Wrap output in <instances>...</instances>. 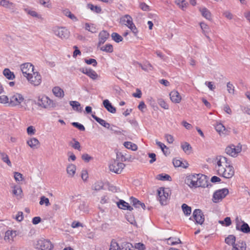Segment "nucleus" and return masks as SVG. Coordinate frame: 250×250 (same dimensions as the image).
<instances>
[{
    "mask_svg": "<svg viewBox=\"0 0 250 250\" xmlns=\"http://www.w3.org/2000/svg\"><path fill=\"white\" fill-rule=\"evenodd\" d=\"M225 167H221V168L217 169V174L225 178L229 179L231 178L234 174V169L230 163L228 165H225Z\"/></svg>",
    "mask_w": 250,
    "mask_h": 250,
    "instance_id": "1",
    "label": "nucleus"
},
{
    "mask_svg": "<svg viewBox=\"0 0 250 250\" xmlns=\"http://www.w3.org/2000/svg\"><path fill=\"white\" fill-rule=\"evenodd\" d=\"M121 22L126 25L132 32L134 36L137 37L138 30L132 21V18L128 15H125L121 19Z\"/></svg>",
    "mask_w": 250,
    "mask_h": 250,
    "instance_id": "2",
    "label": "nucleus"
},
{
    "mask_svg": "<svg viewBox=\"0 0 250 250\" xmlns=\"http://www.w3.org/2000/svg\"><path fill=\"white\" fill-rule=\"evenodd\" d=\"M35 104L39 106L47 108L49 107H54L55 104L53 101L48 98L47 96L39 97L37 102Z\"/></svg>",
    "mask_w": 250,
    "mask_h": 250,
    "instance_id": "3",
    "label": "nucleus"
},
{
    "mask_svg": "<svg viewBox=\"0 0 250 250\" xmlns=\"http://www.w3.org/2000/svg\"><path fill=\"white\" fill-rule=\"evenodd\" d=\"M229 190L227 188H224L216 190L213 194L212 200L214 203H218L220 200H222L228 194Z\"/></svg>",
    "mask_w": 250,
    "mask_h": 250,
    "instance_id": "4",
    "label": "nucleus"
},
{
    "mask_svg": "<svg viewBox=\"0 0 250 250\" xmlns=\"http://www.w3.org/2000/svg\"><path fill=\"white\" fill-rule=\"evenodd\" d=\"M125 167V164L117 160H114L109 166L110 170L117 174L121 173Z\"/></svg>",
    "mask_w": 250,
    "mask_h": 250,
    "instance_id": "5",
    "label": "nucleus"
},
{
    "mask_svg": "<svg viewBox=\"0 0 250 250\" xmlns=\"http://www.w3.org/2000/svg\"><path fill=\"white\" fill-rule=\"evenodd\" d=\"M37 246L41 250H51L53 248V245L49 240L43 239H40L37 241Z\"/></svg>",
    "mask_w": 250,
    "mask_h": 250,
    "instance_id": "6",
    "label": "nucleus"
},
{
    "mask_svg": "<svg viewBox=\"0 0 250 250\" xmlns=\"http://www.w3.org/2000/svg\"><path fill=\"white\" fill-rule=\"evenodd\" d=\"M54 34L62 39H66L69 37V32L65 27H55L54 30Z\"/></svg>",
    "mask_w": 250,
    "mask_h": 250,
    "instance_id": "7",
    "label": "nucleus"
},
{
    "mask_svg": "<svg viewBox=\"0 0 250 250\" xmlns=\"http://www.w3.org/2000/svg\"><path fill=\"white\" fill-rule=\"evenodd\" d=\"M24 100L22 95L19 93H15L10 97L9 105L12 106H15L19 105Z\"/></svg>",
    "mask_w": 250,
    "mask_h": 250,
    "instance_id": "8",
    "label": "nucleus"
},
{
    "mask_svg": "<svg viewBox=\"0 0 250 250\" xmlns=\"http://www.w3.org/2000/svg\"><path fill=\"white\" fill-rule=\"evenodd\" d=\"M192 217L196 224L202 225L205 221L204 214L200 209H195L192 214Z\"/></svg>",
    "mask_w": 250,
    "mask_h": 250,
    "instance_id": "9",
    "label": "nucleus"
},
{
    "mask_svg": "<svg viewBox=\"0 0 250 250\" xmlns=\"http://www.w3.org/2000/svg\"><path fill=\"white\" fill-rule=\"evenodd\" d=\"M208 178L207 176L199 174L198 181L197 182V184H198L197 185V187H202V188H209L212 187V184L208 183Z\"/></svg>",
    "mask_w": 250,
    "mask_h": 250,
    "instance_id": "10",
    "label": "nucleus"
},
{
    "mask_svg": "<svg viewBox=\"0 0 250 250\" xmlns=\"http://www.w3.org/2000/svg\"><path fill=\"white\" fill-rule=\"evenodd\" d=\"M199 174H194L187 176L185 183L190 187L197 188V182L198 181Z\"/></svg>",
    "mask_w": 250,
    "mask_h": 250,
    "instance_id": "11",
    "label": "nucleus"
},
{
    "mask_svg": "<svg viewBox=\"0 0 250 250\" xmlns=\"http://www.w3.org/2000/svg\"><path fill=\"white\" fill-rule=\"evenodd\" d=\"M26 78L30 83L35 86L39 85L42 82L41 76L37 72H33V76L31 74L30 76L26 77Z\"/></svg>",
    "mask_w": 250,
    "mask_h": 250,
    "instance_id": "12",
    "label": "nucleus"
},
{
    "mask_svg": "<svg viewBox=\"0 0 250 250\" xmlns=\"http://www.w3.org/2000/svg\"><path fill=\"white\" fill-rule=\"evenodd\" d=\"M168 189H165L164 188H160L158 190V195L159 198V201L162 205L166 204V200L167 199L169 194Z\"/></svg>",
    "mask_w": 250,
    "mask_h": 250,
    "instance_id": "13",
    "label": "nucleus"
},
{
    "mask_svg": "<svg viewBox=\"0 0 250 250\" xmlns=\"http://www.w3.org/2000/svg\"><path fill=\"white\" fill-rule=\"evenodd\" d=\"M34 65L30 63H25L21 65V70L24 77L30 76L33 72Z\"/></svg>",
    "mask_w": 250,
    "mask_h": 250,
    "instance_id": "14",
    "label": "nucleus"
},
{
    "mask_svg": "<svg viewBox=\"0 0 250 250\" xmlns=\"http://www.w3.org/2000/svg\"><path fill=\"white\" fill-rule=\"evenodd\" d=\"M241 150V148L237 147L236 148L234 145L228 146L226 147L225 151L227 154L232 157H235Z\"/></svg>",
    "mask_w": 250,
    "mask_h": 250,
    "instance_id": "15",
    "label": "nucleus"
},
{
    "mask_svg": "<svg viewBox=\"0 0 250 250\" xmlns=\"http://www.w3.org/2000/svg\"><path fill=\"white\" fill-rule=\"evenodd\" d=\"M80 71L83 73L86 74L92 80H96L98 77V75L97 73L92 69L82 68L80 69Z\"/></svg>",
    "mask_w": 250,
    "mask_h": 250,
    "instance_id": "16",
    "label": "nucleus"
},
{
    "mask_svg": "<svg viewBox=\"0 0 250 250\" xmlns=\"http://www.w3.org/2000/svg\"><path fill=\"white\" fill-rule=\"evenodd\" d=\"M109 37V34L105 30L102 31L99 35L98 47L104 44Z\"/></svg>",
    "mask_w": 250,
    "mask_h": 250,
    "instance_id": "17",
    "label": "nucleus"
},
{
    "mask_svg": "<svg viewBox=\"0 0 250 250\" xmlns=\"http://www.w3.org/2000/svg\"><path fill=\"white\" fill-rule=\"evenodd\" d=\"M215 161H216L218 169L221 168V167H224L222 165L223 164L225 163L226 165H228L230 162L226 157L221 155L217 156L215 158Z\"/></svg>",
    "mask_w": 250,
    "mask_h": 250,
    "instance_id": "18",
    "label": "nucleus"
},
{
    "mask_svg": "<svg viewBox=\"0 0 250 250\" xmlns=\"http://www.w3.org/2000/svg\"><path fill=\"white\" fill-rule=\"evenodd\" d=\"M169 96L171 101L174 103H179L182 99L179 93L176 90L172 91L169 93Z\"/></svg>",
    "mask_w": 250,
    "mask_h": 250,
    "instance_id": "19",
    "label": "nucleus"
},
{
    "mask_svg": "<svg viewBox=\"0 0 250 250\" xmlns=\"http://www.w3.org/2000/svg\"><path fill=\"white\" fill-rule=\"evenodd\" d=\"M116 246L118 247L119 250H134L133 245L128 242H123L119 245L118 243H115Z\"/></svg>",
    "mask_w": 250,
    "mask_h": 250,
    "instance_id": "20",
    "label": "nucleus"
},
{
    "mask_svg": "<svg viewBox=\"0 0 250 250\" xmlns=\"http://www.w3.org/2000/svg\"><path fill=\"white\" fill-rule=\"evenodd\" d=\"M103 105L108 112L111 113H115L116 112V108L112 105L108 100H104Z\"/></svg>",
    "mask_w": 250,
    "mask_h": 250,
    "instance_id": "21",
    "label": "nucleus"
},
{
    "mask_svg": "<svg viewBox=\"0 0 250 250\" xmlns=\"http://www.w3.org/2000/svg\"><path fill=\"white\" fill-rule=\"evenodd\" d=\"M17 234L18 233L16 230H8L5 232L4 240H8L9 241H13L14 238H15L17 235Z\"/></svg>",
    "mask_w": 250,
    "mask_h": 250,
    "instance_id": "22",
    "label": "nucleus"
},
{
    "mask_svg": "<svg viewBox=\"0 0 250 250\" xmlns=\"http://www.w3.org/2000/svg\"><path fill=\"white\" fill-rule=\"evenodd\" d=\"M246 244L245 242L240 240L237 241L236 243H235L233 246L232 250H246Z\"/></svg>",
    "mask_w": 250,
    "mask_h": 250,
    "instance_id": "23",
    "label": "nucleus"
},
{
    "mask_svg": "<svg viewBox=\"0 0 250 250\" xmlns=\"http://www.w3.org/2000/svg\"><path fill=\"white\" fill-rule=\"evenodd\" d=\"M92 118L96 120V122H97L99 124H100L101 125L103 126L104 127L109 129V127L110 126V124L108 123H107L105 121H104L103 119H102L94 114L91 115Z\"/></svg>",
    "mask_w": 250,
    "mask_h": 250,
    "instance_id": "24",
    "label": "nucleus"
},
{
    "mask_svg": "<svg viewBox=\"0 0 250 250\" xmlns=\"http://www.w3.org/2000/svg\"><path fill=\"white\" fill-rule=\"evenodd\" d=\"M27 144L32 148H37L39 145L40 142L39 140L36 138H31L29 140L27 141Z\"/></svg>",
    "mask_w": 250,
    "mask_h": 250,
    "instance_id": "25",
    "label": "nucleus"
},
{
    "mask_svg": "<svg viewBox=\"0 0 250 250\" xmlns=\"http://www.w3.org/2000/svg\"><path fill=\"white\" fill-rule=\"evenodd\" d=\"M237 230L245 233H250V227L249 225L244 221H242V224L241 225L240 229H239L238 227H237Z\"/></svg>",
    "mask_w": 250,
    "mask_h": 250,
    "instance_id": "26",
    "label": "nucleus"
},
{
    "mask_svg": "<svg viewBox=\"0 0 250 250\" xmlns=\"http://www.w3.org/2000/svg\"><path fill=\"white\" fill-rule=\"evenodd\" d=\"M54 95L60 98H63L64 96L63 90L59 86H55L52 89Z\"/></svg>",
    "mask_w": 250,
    "mask_h": 250,
    "instance_id": "27",
    "label": "nucleus"
},
{
    "mask_svg": "<svg viewBox=\"0 0 250 250\" xmlns=\"http://www.w3.org/2000/svg\"><path fill=\"white\" fill-rule=\"evenodd\" d=\"M3 75L8 80H12L15 78V75L9 69L5 68L3 71Z\"/></svg>",
    "mask_w": 250,
    "mask_h": 250,
    "instance_id": "28",
    "label": "nucleus"
},
{
    "mask_svg": "<svg viewBox=\"0 0 250 250\" xmlns=\"http://www.w3.org/2000/svg\"><path fill=\"white\" fill-rule=\"evenodd\" d=\"M76 170V167L75 165L73 164L68 165L66 168L67 173L71 177H73L74 175Z\"/></svg>",
    "mask_w": 250,
    "mask_h": 250,
    "instance_id": "29",
    "label": "nucleus"
},
{
    "mask_svg": "<svg viewBox=\"0 0 250 250\" xmlns=\"http://www.w3.org/2000/svg\"><path fill=\"white\" fill-rule=\"evenodd\" d=\"M70 105L72 106L73 109L78 112L82 111V108L81 104L77 101H70L69 102Z\"/></svg>",
    "mask_w": 250,
    "mask_h": 250,
    "instance_id": "30",
    "label": "nucleus"
},
{
    "mask_svg": "<svg viewBox=\"0 0 250 250\" xmlns=\"http://www.w3.org/2000/svg\"><path fill=\"white\" fill-rule=\"evenodd\" d=\"M215 130L221 135L222 134H226V128L221 123H217L214 125Z\"/></svg>",
    "mask_w": 250,
    "mask_h": 250,
    "instance_id": "31",
    "label": "nucleus"
},
{
    "mask_svg": "<svg viewBox=\"0 0 250 250\" xmlns=\"http://www.w3.org/2000/svg\"><path fill=\"white\" fill-rule=\"evenodd\" d=\"M202 15L207 20H209L211 19V13L206 8L204 7L200 9Z\"/></svg>",
    "mask_w": 250,
    "mask_h": 250,
    "instance_id": "32",
    "label": "nucleus"
},
{
    "mask_svg": "<svg viewBox=\"0 0 250 250\" xmlns=\"http://www.w3.org/2000/svg\"><path fill=\"white\" fill-rule=\"evenodd\" d=\"M124 146L127 149H131L133 151L137 150V146L130 142H125L124 144Z\"/></svg>",
    "mask_w": 250,
    "mask_h": 250,
    "instance_id": "33",
    "label": "nucleus"
},
{
    "mask_svg": "<svg viewBox=\"0 0 250 250\" xmlns=\"http://www.w3.org/2000/svg\"><path fill=\"white\" fill-rule=\"evenodd\" d=\"M182 210L185 215H189L191 213V208L186 204H183L182 205Z\"/></svg>",
    "mask_w": 250,
    "mask_h": 250,
    "instance_id": "34",
    "label": "nucleus"
},
{
    "mask_svg": "<svg viewBox=\"0 0 250 250\" xmlns=\"http://www.w3.org/2000/svg\"><path fill=\"white\" fill-rule=\"evenodd\" d=\"M130 203L132 204V205L136 208H140V206L141 205L142 202L138 200L137 198L131 196L130 198Z\"/></svg>",
    "mask_w": 250,
    "mask_h": 250,
    "instance_id": "35",
    "label": "nucleus"
},
{
    "mask_svg": "<svg viewBox=\"0 0 250 250\" xmlns=\"http://www.w3.org/2000/svg\"><path fill=\"white\" fill-rule=\"evenodd\" d=\"M172 163L175 167H181L184 168H187L188 167V164L187 162H186V166H182V162L176 159H173Z\"/></svg>",
    "mask_w": 250,
    "mask_h": 250,
    "instance_id": "36",
    "label": "nucleus"
},
{
    "mask_svg": "<svg viewBox=\"0 0 250 250\" xmlns=\"http://www.w3.org/2000/svg\"><path fill=\"white\" fill-rule=\"evenodd\" d=\"M236 238L233 235H229L225 239V242L228 245H231L232 246L234 245Z\"/></svg>",
    "mask_w": 250,
    "mask_h": 250,
    "instance_id": "37",
    "label": "nucleus"
},
{
    "mask_svg": "<svg viewBox=\"0 0 250 250\" xmlns=\"http://www.w3.org/2000/svg\"><path fill=\"white\" fill-rule=\"evenodd\" d=\"M100 50L107 53H112L113 51V47L112 45L108 43L106 44L105 46L101 47Z\"/></svg>",
    "mask_w": 250,
    "mask_h": 250,
    "instance_id": "38",
    "label": "nucleus"
},
{
    "mask_svg": "<svg viewBox=\"0 0 250 250\" xmlns=\"http://www.w3.org/2000/svg\"><path fill=\"white\" fill-rule=\"evenodd\" d=\"M181 147L186 153L189 154L190 153L192 147L188 143L185 142L182 145Z\"/></svg>",
    "mask_w": 250,
    "mask_h": 250,
    "instance_id": "39",
    "label": "nucleus"
},
{
    "mask_svg": "<svg viewBox=\"0 0 250 250\" xmlns=\"http://www.w3.org/2000/svg\"><path fill=\"white\" fill-rule=\"evenodd\" d=\"M111 36L112 39L117 43L122 42L123 40V38L121 36L115 32L112 33Z\"/></svg>",
    "mask_w": 250,
    "mask_h": 250,
    "instance_id": "40",
    "label": "nucleus"
},
{
    "mask_svg": "<svg viewBox=\"0 0 250 250\" xmlns=\"http://www.w3.org/2000/svg\"><path fill=\"white\" fill-rule=\"evenodd\" d=\"M157 179L161 181H171V177L167 174H160L157 175Z\"/></svg>",
    "mask_w": 250,
    "mask_h": 250,
    "instance_id": "41",
    "label": "nucleus"
},
{
    "mask_svg": "<svg viewBox=\"0 0 250 250\" xmlns=\"http://www.w3.org/2000/svg\"><path fill=\"white\" fill-rule=\"evenodd\" d=\"M85 30L92 33H94L97 32V29L95 26L93 24H90L88 23H86L85 24Z\"/></svg>",
    "mask_w": 250,
    "mask_h": 250,
    "instance_id": "42",
    "label": "nucleus"
},
{
    "mask_svg": "<svg viewBox=\"0 0 250 250\" xmlns=\"http://www.w3.org/2000/svg\"><path fill=\"white\" fill-rule=\"evenodd\" d=\"M104 187V183L102 182H97L92 186V188L96 191L102 189Z\"/></svg>",
    "mask_w": 250,
    "mask_h": 250,
    "instance_id": "43",
    "label": "nucleus"
},
{
    "mask_svg": "<svg viewBox=\"0 0 250 250\" xmlns=\"http://www.w3.org/2000/svg\"><path fill=\"white\" fill-rule=\"evenodd\" d=\"M87 7L89 8L91 10L96 12V13H100L102 11L101 8L100 7L98 6L97 5L94 6V5L91 3H89L87 4Z\"/></svg>",
    "mask_w": 250,
    "mask_h": 250,
    "instance_id": "44",
    "label": "nucleus"
},
{
    "mask_svg": "<svg viewBox=\"0 0 250 250\" xmlns=\"http://www.w3.org/2000/svg\"><path fill=\"white\" fill-rule=\"evenodd\" d=\"M0 155L2 161L6 163L9 166H11V163L9 159L8 155L5 153H1Z\"/></svg>",
    "mask_w": 250,
    "mask_h": 250,
    "instance_id": "45",
    "label": "nucleus"
},
{
    "mask_svg": "<svg viewBox=\"0 0 250 250\" xmlns=\"http://www.w3.org/2000/svg\"><path fill=\"white\" fill-rule=\"evenodd\" d=\"M128 204V203L123 200H120L117 203V206L118 208L122 209H126Z\"/></svg>",
    "mask_w": 250,
    "mask_h": 250,
    "instance_id": "46",
    "label": "nucleus"
},
{
    "mask_svg": "<svg viewBox=\"0 0 250 250\" xmlns=\"http://www.w3.org/2000/svg\"><path fill=\"white\" fill-rule=\"evenodd\" d=\"M73 141L74 142V143H72V142L70 143L71 146L75 149L80 150L81 146L80 143L76 141L75 139H73Z\"/></svg>",
    "mask_w": 250,
    "mask_h": 250,
    "instance_id": "47",
    "label": "nucleus"
},
{
    "mask_svg": "<svg viewBox=\"0 0 250 250\" xmlns=\"http://www.w3.org/2000/svg\"><path fill=\"white\" fill-rule=\"evenodd\" d=\"M44 204H45L46 206H48L50 204L48 198L42 196L41 197L40 204L42 205Z\"/></svg>",
    "mask_w": 250,
    "mask_h": 250,
    "instance_id": "48",
    "label": "nucleus"
},
{
    "mask_svg": "<svg viewBox=\"0 0 250 250\" xmlns=\"http://www.w3.org/2000/svg\"><path fill=\"white\" fill-rule=\"evenodd\" d=\"M13 3L10 2L8 0H0V5L6 8H10V6H12Z\"/></svg>",
    "mask_w": 250,
    "mask_h": 250,
    "instance_id": "49",
    "label": "nucleus"
},
{
    "mask_svg": "<svg viewBox=\"0 0 250 250\" xmlns=\"http://www.w3.org/2000/svg\"><path fill=\"white\" fill-rule=\"evenodd\" d=\"M168 242L170 243L171 245H174L175 244H178L181 243V241L179 238L170 237L168 239Z\"/></svg>",
    "mask_w": 250,
    "mask_h": 250,
    "instance_id": "50",
    "label": "nucleus"
},
{
    "mask_svg": "<svg viewBox=\"0 0 250 250\" xmlns=\"http://www.w3.org/2000/svg\"><path fill=\"white\" fill-rule=\"evenodd\" d=\"M153 69L152 65L149 62H147L143 65V67H142V69L146 71H148L149 70H152Z\"/></svg>",
    "mask_w": 250,
    "mask_h": 250,
    "instance_id": "51",
    "label": "nucleus"
},
{
    "mask_svg": "<svg viewBox=\"0 0 250 250\" xmlns=\"http://www.w3.org/2000/svg\"><path fill=\"white\" fill-rule=\"evenodd\" d=\"M72 125L73 126H74L75 127L79 129L80 131H84L85 130L84 126L83 125H82L78 122H73L72 123Z\"/></svg>",
    "mask_w": 250,
    "mask_h": 250,
    "instance_id": "52",
    "label": "nucleus"
},
{
    "mask_svg": "<svg viewBox=\"0 0 250 250\" xmlns=\"http://www.w3.org/2000/svg\"><path fill=\"white\" fill-rule=\"evenodd\" d=\"M158 104L162 108L165 109H168V104L164 100L162 99H159Z\"/></svg>",
    "mask_w": 250,
    "mask_h": 250,
    "instance_id": "53",
    "label": "nucleus"
},
{
    "mask_svg": "<svg viewBox=\"0 0 250 250\" xmlns=\"http://www.w3.org/2000/svg\"><path fill=\"white\" fill-rule=\"evenodd\" d=\"M84 62L87 64H92L93 66H96L97 65V62L94 59H84Z\"/></svg>",
    "mask_w": 250,
    "mask_h": 250,
    "instance_id": "54",
    "label": "nucleus"
},
{
    "mask_svg": "<svg viewBox=\"0 0 250 250\" xmlns=\"http://www.w3.org/2000/svg\"><path fill=\"white\" fill-rule=\"evenodd\" d=\"M14 178L17 182L22 181L23 179L22 175L18 172H14Z\"/></svg>",
    "mask_w": 250,
    "mask_h": 250,
    "instance_id": "55",
    "label": "nucleus"
},
{
    "mask_svg": "<svg viewBox=\"0 0 250 250\" xmlns=\"http://www.w3.org/2000/svg\"><path fill=\"white\" fill-rule=\"evenodd\" d=\"M133 247L138 250H146L145 245L143 243H135L134 247Z\"/></svg>",
    "mask_w": 250,
    "mask_h": 250,
    "instance_id": "56",
    "label": "nucleus"
},
{
    "mask_svg": "<svg viewBox=\"0 0 250 250\" xmlns=\"http://www.w3.org/2000/svg\"><path fill=\"white\" fill-rule=\"evenodd\" d=\"M156 144L158 146L160 147L163 153H165V149H168V148L165 144L157 140L156 141Z\"/></svg>",
    "mask_w": 250,
    "mask_h": 250,
    "instance_id": "57",
    "label": "nucleus"
},
{
    "mask_svg": "<svg viewBox=\"0 0 250 250\" xmlns=\"http://www.w3.org/2000/svg\"><path fill=\"white\" fill-rule=\"evenodd\" d=\"M227 87L228 91L229 93H234V87L233 86L232 83H231L230 82L228 83Z\"/></svg>",
    "mask_w": 250,
    "mask_h": 250,
    "instance_id": "58",
    "label": "nucleus"
},
{
    "mask_svg": "<svg viewBox=\"0 0 250 250\" xmlns=\"http://www.w3.org/2000/svg\"><path fill=\"white\" fill-rule=\"evenodd\" d=\"M82 159L86 163L89 162L91 160L93 159V158L89 156L88 154H83L82 156Z\"/></svg>",
    "mask_w": 250,
    "mask_h": 250,
    "instance_id": "59",
    "label": "nucleus"
},
{
    "mask_svg": "<svg viewBox=\"0 0 250 250\" xmlns=\"http://www.w3.org/2000/svg\"><path fill=\"white\" fill-rule=\"evenodd\" d=\"M9 102V98L7 96H0V103L2 104H6Z\"/></svg>",
    "mask_w": 250,
    "mask_h": 250,
    "instance_id": "60",
    "label": "nucleus"
},
{
    "mask_svg": "<svg viewBox=\"0 0 250 250\" xmlns=\"http://www.w3.org/2000/svg\"><path fill=\"white\" fill-rule=\"evenodd\" d=\"M140 8L143 11H147L149 10V6L145 2H141L140 4Z\"/></svg>",
    "mask_w": 250,
    "mask_h": 250,
    "instance_id": "61",
    "label": "nucleus"
},
{
    "mask_svg": "<svg viewBox=\"0 0 250 250\" xmlns=\"http://www.w3.org/2000/svg\"><path fill=\"white\" fill-rule=\"evenodd\" d=\"M81 177L83 181H86L88 177V173L86 170H83L82 171Z\"/></svg>",
    "mask_w": 250,
    "mask_h": 250,
    "instance_id": "62",
    "label": "nucleus"
},
{
    "mask_svg": "<svg viewBox=\"0 0 250 250\" xmlns=\"http://www.w3.org/2000/svg\"><path fill=\"white\" fill-rule=\"evenodd\" d=\"M148 157L151 158V160L149 161V163L152 164L156 161V154L154 153H149L148 154Z\"/></svg>",
    "mask_w": 250,
    "mask_h": 250,
    "instance_id": "63",
    "label": "nucleus"
},
{
    "mask_svg": "<svg viewBox=\"0 0 250 250\" xmlns=\"http://www.w3.org/2000/svg\"><path fill=\"white\" fill-rule=\"evenodd\" d=\"M23 212L21 211H19L15 218V219L19 222H21L23 220Z\"/></svg>",
    "mask_w": 250,
    "mask_h": 250,
    "instance_id": "64",
    "label": "nucleus"
}]
</instances>
